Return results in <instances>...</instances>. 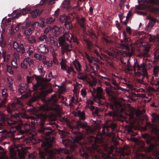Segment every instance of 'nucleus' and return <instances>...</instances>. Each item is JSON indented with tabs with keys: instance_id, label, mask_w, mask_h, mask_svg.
I'll return each mask as SVG.
<instances>
[{
	"instance_id": "obj_1",
	"label": "nucleus",
	"mask_w": 159,
	"mask_h": 159,
	"mask_svg": "<svg viewBox=\"0 0 159 159\" xmlns=\"http://www.w3.org/2000/svg\"><path fill=\"white\" fill-rule=\"evenodd\" d=\"M32 77L37 81V84L33 86V89L34 90L45 89L47 87V85L44 83L45 82V78H43L41 76H37L36 75H34Z\"/></svg>"
},
{
	"instance_id": "obj_2",
	"label": "nucleus",
	"mask_w": 159,
	"mask_h": 159,
	"mask_svg": "<svg viewBox=\"0 0 159 159\" xmlns=\"http://www.w3.org/2000/svg\"><path fill=\"white\" fill-rule=\"evenodd\" d=\"M140 4L139 6H136V8L138 9H142L145 8L151 7L153 4H158L159 3V0H142L139 1Z\"/></svg>"
},
{
	"instance_id": "obj_3",
	"label": "nucleus",
	"mask_w": 159,
	"mask_h": 159,
	"mask_svg": "<svg viewBox=\"0 0 159 159\" xmlns=\"http://www.w3.org/2000/svg\"><path fill=\"white\" fill-rule=\"evenodd\" d=\"M65 39L64 36L60 37L58 40L59 44H56V46L59 48L60 46H61V52L62 54H63L65 52H68L71 50V47L70 45H68L67 44L65 43Z\"/></svg>"
},
{
	"instance_id": "obj_4",
	"label": "nucleus",
	"mask_w": 159,
	"mask_h": 159,
	"mask_svg": "<svg viewBox=\"0 0 159 159\" xmlns=\"http://www.w3.org/2000/svg\"><path fill=\"white\" fill-rule=\"evenodd\" d=\"M60 151L57 149H55L53 151L45 149V154L41 152H39V154L42 158H47L48 159H53V154H58L60 152Z\"/></svg>"
},
{
	"instance_id": "obj_5",
	"label": "nucleus",
	"mask_w": 159,
	"mask_h": 159,
	"mask_svg": "<svg viewBox=\"0 0 159 159\" xmlns=\"http://www.w3.org/2000/svg\"><path fill=\"white\" fill-rule=\"evenodd\" d=\"M91 92L94 100L96 98L99 99H104L103 95V90L100 87H98L97 89L93 88V90L91 91Z\"/></svg>"
},
{
	"instance_id": "obj_6",
	"label": "nucleus",
	"mask_w": 159,
	"mask_h": 159,
	"mask_svg": "<svg viewBox=\"0 0 159 159\" xmlns=\"http://www.w3.org/2000/svg\"><path fill=\"white\" fill-rule=\"evenodd\" d=\"M21 102L19 100H17L16 102L11 104L8 105L7 108V111L9 113H11L15 110H17L18 108L22 106Z\"/></svg>"
},
{
	"instance_id": "obj_7",
	"label": "nucleus",
	"mask_w": 159,
	"mask_h": 159,
	"mask_svg": "<svg viewBox=\"0 0 159 159\" xmlns=\"http://www.w3.org/2000/svg\"><path fill=\"white\" fill-rule=\"evenodd\" d=\"M51 134V132H48L46 134L45 142L43 143L42 146L43 147H47V148H50L52 146V143L54 142V138L49 137L48 135Z\"/></svg>"
},
{
	"instance_id": "obj_8",
	"label": "nucleus",
	"mask_w": 159,
	"mask_h": 159,
	"mask_svg": "<svg viewBox=\"0 0 159 159\" xmlns=\"http://www.w3.org/2000/svg\"><path fill=\"white\" fill-rule=\"evenodd\" d=\"M11 118L16 119H29L31 118V119H35V118H34L32 116L30 117L25 115L24 113L18 114L15 113L14 115L11 116Z\"/></svg>"
},
{
	"instance_id": "obj_9",
	"label": "nucleus",
	"mask_w": 159,
	"mask_h": 159,
	"mask_svg": "<svg viewBox=\"0 0 159 159\" xmlns=\"http://www.w3.org/2000/svg\"><path fill=\"white\" fill-rule=\"evenodd\" d=\"M17 148L20 159H25L24 154L26 152L25 149L24 148H22L21 145H18Z\"/></svg>"
},
{
	"instance_id": "obj_10",
	"label": "nucleus",
	"mask_w": 159,
	"mask_h": 159,
	"mask_svg": "<svg viewBox=\"0 0 159 159\" xmlns=\"http://www.w3.org/2000/svg\"><path fill=\"white\" fill-rule=\"evenodd\" d=\"M63 36L66 39L69 41L70 42H73L78 43L77 38L73 34H70V35L69 33H66Z\"/></svg>"
},
{
	"instance_id": "obj_11",
	"label": "nucleus",
	"mask_w": 159,
	"mask_h": 159,
	"mask_svg": "<svg viewBox=\"0 0 159 159\" xmlns=\"http://www.w3.org/2000/svg\"><path fill=\"white\" fill-rule=\"evenodd\" d=\"M148 18L150 20V21L146 26L145 30L146 31L149 32L154 25L156 20L155 19L152 17H148Z\"/></svg>"
},
{
	"instance_id": "obj_12",
	"label": "nucleus",
	"mask_w": 159,
	"mask_h": 159,
	"mask_svg": "<svg viewBox=\"0 0 159 159\" xmlns=\"http://www.w3.org/2000/svg\"><path fill=\"white\" fill-rule=\"evenodd\" d=\"M13 45L14 48L16 49L17 52H21L22 53H24L25 48L22 44H20L19 45L17 42L14 41L13 42Z\"/></svg>"
},
{
	"instance_id": "obj_13",
	"label": "nucleus",
	"mask_w": 159,
	"mask_h": 159,
	"mask_svg": "<svg viewBox=\"0 0 159 159\" xmlns=\"http://www.w3.org/2000/svg\"><path fill=\"white\" fill-rule=\"evenodd\" d=\"M52 30L54 33L58 34L63 33L64 30V28L62 27H58L57 25H55L53 27Z\"/></svg>"
},
{
	"instance_id": "obj_14",
	"label": "nucleus",
	"mask_w": 159,
	"mask_h": 159,
	"mask_svg": "<svg viewBox=\"0 0 159 159\" xmlns=\"http://www.w3.org/2000/svg\"><path fill=\"white\" fill-rule=\"evenodd\" d=\"M38 50L43 53H47L48 52L47 47L44 44H41L38 47Z\"/></svg>"
},
{
	"instance_id": "obj_15",
	"label": "nucleus",
	"mask_w": 159,
	"mask_h": 159,
	"mask_svg": "<svg viewBox=\"0 0 159 159\" xmlns=\"http://www.w3.org/2000/svg\"><path fill=\"white\" fill-rule=\"evenodd\" d=\"M145 112L144 110H143L142 111H140L139 110H137L136 111V116L138 117H141V119H148V118L146 115L143 114V113Z\"/></svg>"
},
{
	"instance_id": "obj_16",
	"label": "nucleus",
	"mask_w": 159,
	"mask_h": 159,
	"mask_svg": "<svg viewBox=\"0 0 159 159\" xmlns=\"http://www.w3.org/2000/svg\"><path fill=\"white\" fill-rule=\"evenodd\" d=\"M7 89L6 88H4L2 89V96L3 98V99L1 102L2 103H4L7 100V94L6 92Z\"/></svg>"
},
{
	"instance_id": "obj_17",
	"label": "nucleus",
	"mask_w": 159,
	"mask_h": 159,
	"mask_svg": "<svg viewBox=\"0 0 159 159\" xmlns=\"http://www.w3.org/2000/svg\"><path fill=\"white\" fill-rule=\"evenodd\" d=\"M78 23L80 25L81 27L84 29L85 27V19L84 18L82 17L81 18H77Z\"/></svg>"
},
{
	"instance_id": "obj_18",
	"label": "nucleus",
	"mask_w": 159,
	"mask_h": 159,
	"mask_svg": "<svg viewBox=\"0 0 159 159\" xmlns=\"http://www.w3.org/2000/svg\"><path fill=\"white\" fill-rule=\"evenodd\" d=\"M34 57L37 60L40 61H43L46 59L45 56L37 53L35 54Z\"/></svg>"
},
{
	"instance_id": "obj_19",
	"label": "nucleus",
	"mask_w": 159,
	"mask_h": 159,
	"mask_svg": "<svg viewBox=\"0 0 159 159\" xmlns=\"http://www.w3.org/2000/svg\"><path fill=\"white\" fill-rule=\"evenodd\" d=\"M85 114L84 112L82 111V112H81L80 111H78L77 113H76L75 115L76 116H79L80 118H81V119H84L85 118Z\"/></svg>"
},
{
	"instance_id": "obj_20",
	"label": "nucleus",
	"mask_w": 159,
	"mask_h": 159,
	"mask_svg": "<svg viewBox=\"0 0 159 159\" xmlns=\"http://www.w3.org/2000/svg\"><path fill=\"white\" fill-rule=\"evenodd\" d=\"M78 78L80 80H84L87 79V77L86 74L80 73L78 74Z\"/></svg>"
},
{
	"instance_id": "obj_21",
	"label": "nucleus",
	"mask_w": 159,
	"mask_h": 159,
	"mask_svg": "<svg viewBox=\"0 0 159 159\" xmlns=\"http://www.w3.org/2000/svg\"><path fill=\"white\" fill-rule=\"evenodd\" d=\"M73 64L78 71H79L81 70V65L80 63L77 61H75L73 62Z\"/></svg>"
},
{
	"instance_id": "obj_22",
	"label": "nucleus",
	"mask_w": 159,
	"mask_h": 159,
	"mask_svg": "<svg viewBox=\"0 0 159 159\" xmlns=\"http://www.w3.org/2000/svg\"><path fill=\"white\" fill-rule=\"evenodd\" d=\"M69 19L70 18L65 15H62L60 17V21L62 22H65V23L67 22L66 21L67 20Z\"/></svg>"
},
{
	"instance_id": "obj_23",
	"label": "nucleus",
	"mask_w": 159,
	"mask_h": 159,
	"mask_svg": "<svg viewBox=\"0 0 159 159\" xmlns=\"http://www.w3.org/2000/svg\"><path fill=\"white\" fill-rule=\"evenodd\" d=\"M60 64L61 69L62 70H66V68L67 67L65 61L63 59L62 60Z\"/></svg>"
},
{
	"instance_id": "obj_24",
	"label": "nucleus",
	"mask_w": 159,
	"mask_h": 159,
	"mask_svg": "<svg viewBox=\"0 0 159 159\" xmlns=\"http://www.w3.org/2000/svg\"><path fill=\"white\" fill-rule=\"evenodd\" d=\"M8 83L9 84V87L11 90H13V80L11 77H8L7 78Z\"/></svg>"
},
{
	"instance_id": "obj_25",
	"label": "nucleus",
	"mask_w": 159,
	"mask_h": 159,
	"mask_svg": "<svg viewBox=\"0 0 159 159\" xmlns=\"http://www.w3.org/2000/svg\"><path fill=\"white\" fill-rule=\"evenodd\" d=\"M55 20V18L50 17L47 18L46 22L47 24H50L53 23Z\"/></svg>"
},
{
	"instance_id": "obj_26",
	"label": "nucleus",
	"mask_w": 159,
	"mask_h": 159,
	"mask_svg": "<svg viewBox=\"0 0 159 159\" xmlns=\"http://www.w3.org/2000/svg\"><path fill=\"white\" fill-rule=\"evenodd\" d=\"M24 61H25L29 66H31L34 64V61L33 59L30 58H26L24 59Z\"/></svg>"
},
{
	"instance_id": "obj_27",
	"label": "nucleus",
	"mask_w": 159,
	"mask_h": 159,
	"mask_svg": "<svg viewBox=\"0 0 159 159\" xmlns=\"http://www.w3.org/2000/svg\"><path fill=\"white\" fill-rule=\"evenodd\" d=\"M11 65L14 69H17L18 68L17 60L16 58H14L12 59Z\"/></svg>"
},
{
	"instance_id": "obj_28",
	"label": "nucleus",
	"mask_w": 159,
	"mask_h": 159,
	"mask_svg": "<svg viewBox=\"0 0 159 159\" xmlns=\"http://www.w3.org/2000/svg\"><path fill=\"white\" fill-rule=\"evenodd\" d=\"M90 86L93 87L95 86L97 84V80L95 78H94L92 81H89L88 82Z\"/></svg>"
},
{
	"instance_id": "obj_29",
	"label": "nucleus",
	"mask_w": 159,
	"mask_h": 159,
	"mask_svg": "<svg viewBox=\"0 0 159 159\" xmlns=\"http://www.w3.org/2000/svg\"><path fill=\"white\" fill-rule=\"evenodd\" d=\"M62 6L65 8L68 9L70 7L69 1L67 0H65L63 2Z\"/></svg>"
},
{
	"instance_id": "obj_30",
	"label": "nucleus",
	"mask_w": 159,
	"mask_h": 159,
	"mask_svg": "<svg viewBox=\"0 0 159 159\" xmlns=\"http://www.w3.org/2000/svg\"><path fill=\"white\" fill-rule=\"evenodd\" d=\"M39 12V11L38 9H36L31 12L30 14L33 18H35L37 16Z\"/></svg>"
},
{
	"instance_id": "obj_31",
	"label": "nucleus",
	"mask_w": 159,
	"mask_h": 159,
	"mask_svg": "<svg viewBox=\"0 0 159 159\" xmlns=\"http://www.w3.org/2000/svg\"><path fill=\"white\" fill-rule=\"evenodd\" d=\"M118 114V113L116 112H114L113 113L111 112H109L108 113H106L105 114V116H112L113 117H114L115 116H117Z\"/></svg>"
},
{
	"instance_id": "obj_32",
	"label": "nucleus",
	"mask_w": 159,
	"mask_h": 159,
	"mask_svg": "<svg viewBox=\"0 0 159 159\" xmlns=\"http://www.w3.org/2000/svg\"><path fill=\"white\" fill-rule=\"evenodd\" d=\"M91 109L93 110L92 113L93 115L94 116H96L98 115V110L97 108H95L93 107H91Z\"/></svg>"
},
{
	"instance_id": "obj_33",
	"label": "nucleus",
	"mask_w": 159,
	"mask_h": 159,
	"mask_svg": "<svg viewBox=\"0 0 159 159\" xmlns=\"http://www.w3.org/2000/svg\"><path fill=\"white\" fill-rule=\"evenodd\" d=\"M65 26L66 28L68 29H70L72 28L73 26L71 23L70 22H67L65 23Z\"/></svg>"
},
{
	"instance_id": "obj_34",
	"label": "nucleus",
	"mask_w": 159,
	"mask_h": 159,
	"mask_svg": "<svg viewBox=\"0 0 159 159\" xmlns=\"http://www.w3.org/2000/svg\"><path fill=\"white\" fill-rule=\"evenodd\" d=\"M159 72V67H154L153 70V73L155 77L158 76V72Z\"/></svg>"
},
{
	"instance_id": "obj_35",
	"label": "nucleus",
	"mask_w": 159,
	"mask_h": 159,
	"mask_svg": "<svg viewBox=\"0 0 159 159\" xmlns=\"http://www.w3.org/2000/svg\"><path fill=\"white\" fill-rule=\"evenodd\" d=\"M39 39L41 41H43L44 40L47 42H48L49 41L46 35H42L39 37Z\"/></svg>"
},
{
	"instance_id": "obj_36",
	"label": "nucleus",
	"mask_w": 159,
	"mask_h": 159,
	"mask_svg": "<svg viewBox=\"0 0 159 159\" xmlns=\"http://www.w3.org/2000/svg\"><path fill=\"white\" fill-rule=\"evenodd\" d=\"M48 78H45V82L49 81L54 78L53 76L52 75V73L50 72L48 75Z\"/></svg>"
},
{
	"instance_id": "obj_37",
	"label": "nucleus",
	"mask_w": 159,
	"mask_h": 159,
	"mask_svg": "<svg viewBox=\"0 0 159 159\" xmlns=\"http://www.w3.org/2000/svg\"><path fill=\"white\" fill-rule=\"evenodd\" d=\"M55 0H41L40 1V4L41 5L43 4L45 2L47 1L49 4L54 3Z\"/></svg>"
},
{
	"instance_id": "obj_38",
	"label": "nucleus",
	"mask_w": 159,
	"mask_h": 159,
	"mask_svg": "<svg viewBox=\"0 0 159 159\" xmlns=\"http://www.w3.org/2000/svg\"><path fill=\"white\" fill-rule=\"evenodd\" d=\"M40 110L43 111H48L50 109L46 105L40 107Z\"/></svg>"
},
{
	"instance_id": "obj_39",
	"label": "nucleus",
	"mask_w": 159,
	"mask_h": 159,
	"mask_svg": "<svg viewBox=\"0 0 159 159\" xmlns=\"http://www.w3.org/2000/svg\"><path fill=\"white\" fill-rule=\"evenodd\" d=\"M52 91L51 89H49L45 90L42 91V95L43 96H45L47 94L50 93L52 92Z\"/></svg>"
},
{
	"instance_id": "obj_40",
	"label": "nucleus",
	"mask_w": 159,
	"mask_h": 159,
	"mask_svg": "<svg viewBox=\"0 0 159 159\" xmlns=\"http://www.w3.org/2000/svg\"><path fill=\"white\" fill-rule=\"evenodd\" d=\"M7 70L11 74H13L14 71L12 70V68L10 66L7 65Z\"/></svg>"
},
{
	"instance_id": "obj_41",
	"label": "nucleus",
	"mask_w": 159,
	"mask_h": 159,
	"mask_svg": "<svg viewBox=\"0 0 159 159\" xmlns=\"http://www.w3.org/2000/svg\"><path fill=\"white\" fill-rule=\"evenodd\" d=\"M37 116L38 118H40L41 119H45L47 118V115L41 113L38 114Z\"/></svg>"
},
{
	"instance_id": "obj_42",
	"label": "nucleus",
	"mask_w": 159,
	"mask_h": 159,
	"mask_svg": "<svg viewBox=\"0 0 159 159\" xmlns=\"http://www.w3.org/2000/svg\"><path fill=\"white\" fill-rule=\"evenodd\" d=\"M78 125L80 126L82 128H84L86 127L87 125L86 123H83L81 122L80 120L78 121Z\"/></svg>"
},
{
	"instance_id": "obj_43",
	"label": "nucleus",
	"mask_w": 159,
	"mask_h": 159,
	"mask_svg": "<svg viewBox=\"0 0 159 159\" xmlns=\"http://www.w3.org/2000/svg\"><path fill=\"white\" fill-rule=\"evenodd\" d=\"M43 63L48 67H51L52 65V62L51 61H47L43 60Z\"/></svg>"
},
{
	"instance_id": "obj_44",
	"label": "nucleus",
	"mask_w": 159,
	"mask_h": 159,
	"mask_svg": "<svg viewBox=\"0 0 159 159\" xmlns=\"http://www.w3.org/2000/svg\"><path fill=\"white\" fill-rule=\"evenodd\" d=\"M31 26L34 28H37L39 26V23L37 21L33 22L31 24Z\"/></svg>"
},
{
	"instance_id": "obj_45",
	"label": "nucleus",
	"mask_w": 159,
	"mask_h": 159,
	"mask_svg": "<svg viewBox=\"0 0 159 159\" xmlns=\"http://www.w3.org/2000/svg\"><path fill=\"white\" fill-rule=\"evenodd\" d=\"M37 156V153L35 152H33L31 154H29L28 157L29 159H35V158Z\"/></svg>"
},
{
	"instance_id": "obj_46",
	"label": "nucleus",
	"mask_w": 159,
	"mask_h": 159,
	"mask_svg": "<svg viewBox=\"0 0 159 159\" xmlns=\"http://www.w3.org/2000/svg\"><path fill=\"white\" fill-rule=\"evenodd\" d=\"M156 77H152L151 80V83L152 85H155L157 80V78Z\"/></svg>"
},
{
	"instance_id": "obj_47",
	"label": "nucleus",
	"mask_w": 159,
	"mask_h": 159,
	"mask_svg": "<svg viewBox=\"0 0 159 159\" xmlns=\"http://www.w3.org/2000/svg\"><path fill=\"white\" fill-rule=\"evenodd\" d=\"M82 139V137L81 135H80V136H76L75 138L74 142V143H79V141Z\"/></svg>"
},
{
	"instance_id": "obj_48",
	"label": "nucleus",
	"mask_w": 159,
	"mask_h": 159,
	"mask_svg": "<svg viewBox=\"0 0 159 159\" xmlns=\"http://www.w3.org/2000/svg\"><path fill=\"white\" fill-rule=\"evenodd\" d=\"M20 87L21 88H23L25 89H26L28 87V85L26 83H21L20 84Z\"/></svg>"
},
{
	"instance_id": "obj_49",
	"label": "nucleus",
	"mask_w": 159,
	"mask_h": 159,
	"mask_svg": "<svg viewBox=\"0 0 159 159\" xmlns=\"http://www.w3.org/2000/svg\"><path fill=\"white\" fill-rule=\"evenodd\" d=\"M127 62V68L126 69L129 71H131L133 70V68L131 66V65L130 62L128 60Z\"/></svg>"
},
{
	"instance_id": "obj_50",
	"label": "nucleus",
	"mask_w": 159,
	"mask_h": 159,
	"mask_svg": "<svg viewBox=\"0 0 159 159\" xmlns=\"http://www.w3.org/2000/svg\"><path fill=\"white\" fill-rule=\"evenodd\" d=\"M30 11V9L28 8H25L22 9V13L23 15H25L29 11Z\"/></svg>"
},
{
	"instance_id": "obj_51",
	"label": "nucleus",
	"mask_w": 159,
	"mask_h": 159,
	"mask_svg": "<svg viewBox=\"0 0 159 159\" xmlns=\"http://www.w3.org/2000/svg\"><path fill=\"white\" fill-rule=\"evenodd\" d=\"M66 72L69 74H70V72L72 71H73L75 73L73 68L71 67H67L66 68Z\"/></svg>"
},
{
	"instance_id": "obj_52",
	"label": "nucleus",
	"mask_w": 159,
	"mask_h": 159,
	"mask_svg": "<svg viewBox=\"0 0 159 159\" xmlns=\"http://www.w3.org/2000/svg\"><path fill=\"white\" fill-rule=\"evenodd\" d=\"M28 40L29 43H30L31 44H33L34 43L36 40L33 37H31L28 38Z\"/></svg>"
},
{
	"instance_id": "obj_53",
	"label": "nucleus",
	"mask_w": 159,
	"mask_h": 159,
	"mask_svg": "<svg viewBox=\"0 0 159 159\" xmlns=\"http://www.w3.org/2000/svg\"><path fill=\"white\" fill-rule=\"evenodd\" d=\"M81 94L83 97H85L87 94V92L86 90L84 89H82L81 91Z\"/></svg>"
},
{
	"instance_id": "obj_54",
	"label": "nucleus",
	"mask_w": 159,
	"mask_h": 159,
	"mask_svg": "<svg viewBox=\"0 0 159 159\" xmlns=\"http://www.w3.org/2000/svg\"><path fill=\"white\" fill-rule=\"evenodd\" d=\"M25 34L26 35H30L31 34L32 32L31 30L30 29H28L25 30L24 32Z\"/></svg>"
},
{
	"instance_id": "obj_55",
	"label": "nucleus",
	"mask_w": 159,
	"mask_h": 159,
	"mask_svg": "<svg viewBox=\"0 0 159 159\" xmlns=\"http://www.w3.org/2000/svg\"><path fill=\"white\" fill-rule=\"evenodd\" d=\"M153 117L152 119H159V115L155 113H153L151 114Z\"/></svg>"
},
{
	"instance_id": "obj_56",
	"label": "nucleus",
	"mask_w": 159,
	"mask_h": 159,
	"mask_svg": "<svg viewBox=\"0 0 159 159\" xmlns=\"http://www.w3.org/2000/svg\"><path fill=\"white\" fill-rule=\"evenodd\" d=\"M49 40L50 42L52 45H55V41L53 39V37L51 36V35L49 36Z\"/></svg>"
},
{
	"instance_id": "obj_57",
	"label": "nucleus",
	"mask_w": 159,
	"mask_h": 159,
	"mask_svg": "<svg viewBox=\"0 0 159 159\" xmlns=\"http://www.w3.org/2000/svg\"><path fill=\"white\" fill-rule=\"evenodd\" d=\"M0 119H8L2 112H0Z\"/></svg>"
},
{
	"instance_id": "obj_58",
	"label": "nucleus",
	"mask_w": 159,
	"mask_h": 159,
	"mask_svg": "<svg viewBox=\"0 0 159 159\" xmlns=\"http://www.w3.org/2000/svg\"><path fill=\"white\" fill-rule=\"evenodd\" d=\"M142 72L143 73V75L144 77H148L147 72V69L146 68H143L142 69Z\"/></svg>"
},
{
	"instance_id": "obj_59",
	"label": "nucleus",
	"mask_w": 159,
	"mask_h": 159,
	"mask_svg": "<svg viewBox=\"0 0 159 159\" xmlns=\"http://www.w3.org/2000/svg\"><path fill=\"white\" fill-rule=\"evenodd\" d=\"M7 123L9 125H11L16 124L17 123V121L16 120H10V121L8 122Z\"/></svg>"
},
{
	"instance_id": "obj_60",
	"label": "nucleus",
	"mask_w": 159,
	"mask_h": 159,
	"mask_svg": "<svg viewBox=\"0 0 159 159\" xmlns=\"http://www.w3.org/2000/svg\"><path fill=\"white\" fill-rule=\"evenodd\" d=\"M10 156L11 159H17V157L16 154L13 152H11L10 154Z\"/></svg>"
},
{
	"instance_id": "obj_61",
	"label": "nucleus",
	"mask_w": 159,
	"mask_h": 159,
	"mask_svg": "<svg viewBox=\"0 0 159 159\" xmlns=\"http://www.w3.org/2000/svg\"><path fill=\"white\" fill-rule=\"evenodd\" d=\"M137 82L138 83L144 84L145 85H147V84L142 79H138L136 80Z\"/></svg>"
},
{
	"instance_id": "obj_62",
	"label": "nucleus",
	"mask_w": 159,
	"mask_h": 159,
	"mask_svg": "<svg viewBox=\"0 0 159 159\" xmlns=\"http://www.w3.org/2000/svg\"><path fill=\"white\" fill-rule=\"evenodd\" d=\"M106 92L110 95H111L113 93V91L109 88H106Z\"/></svg>"
},
{
	"instance_id": "obj_63",
	"label": "nucleus",
	"mask_w": 159,
	"mask_h": 159,
	"mask_svg": "<svg viewBox=\"0 0 159 159\" xmlns=\"http://www.w3.org/2000/svg\"><path fill=\"white\" fill-rule=\"evenodd\" d=\"M51 27L50 26H48L45 30L44 31V33L47 34L49 31L51 30Z\"/></svg>"
},
{
	"instance_id": "obj_64",
	"label": "nucleus",
	"mask_w": 159,
	"mask_h": 159,
	"mask_svg": "<svg viewBox=\"0 0 159 159\" xmlns=\"http://www.w3.org/2000/svg\"><path fill=\"white\" fill-rule=\"evenodd\" d=\"M107 53L109 56H112L113 57H116V55L114 52L111 53L107 51Z\"/></svg>"
}]
</instances>
